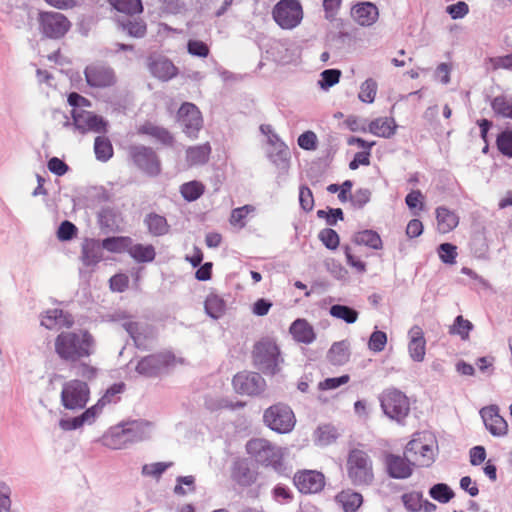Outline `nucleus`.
I'll use <instances>...</instances> for the list:
<instances>
[{
  "label": "nucleus",
  "instance_id": "nucleus-53",
  "mask_svg": "<svg viewBox=\"0 0 512 512\" xmlns=\"http://www.w3.org/2000/svg\"><path fill=\"white\" fill-rule=\"evenodd\" d=\"M404 507L411 512H419L421 511V505L423 503V493L418 491H413L409 493H404L401 496Z\"/></svg>",
  "mask_w": 512,
  "mask_h": 512
},
{
  "label": "nucleus",
  "instance_id": "nucleus-30",
  "mask_svg": "<svg viewBox=\"0 0 512 512\" xmlns=\"http://www.w3.org/2000/svg\"><path fill=\"white\" fill-rule=\"evenodd\" d=\"M138 133L151 136L165 146H173L175 142L174 136L167 128L155 125L149 121L139 127Z\"/></svg>",
  "mask_w": 512,
  "mask_h": 512
},
{
  "label": "nucleus",
  "instance_id": "nucleus-62",
  "mask_svg": "<svg viewBox=\"0 0 512 512\" xmlns=\"http://www.w3.org/2000/svg\"><path fill=\"white\" fill-rule=\"evenodd\" d=\"M75 369V374L85 380H93L96 378L98 369L94 366H91L85 362H76L75 365L72 366Z\"/></svg>",
  "mask_w": 512,
  "mask_h": 512
},
{
  "label": "nucleus",
  "instance_id": "nucleus-41",
  "mask_svg": "<svg viewBox=\"0 0 512 512\" xmlns=\"http://www.w3.org/2000/svg\"><path fill=\"white\" fill-rule=\"evenodd\" d=\"M94 153L98 161L107 162L113 157L114 150L111 141L105 136H97L94 140Z\"/></svg>",
  "mask_w": 512,
  "mask_h": 512
},
{
  "label": "nucleus",
  "instance_id": "nucleus-24",
  "mask_svg": "<svg viewBox=\"0 0 512 512\" xmlns=\"http://www.w3.org/2000/svg\"><path fill=\"white\" fill-rule=\"evenodd\" d=\"M116 24L119 30L132 38L141 39L147 34V24L141 18L123 16L117 19Z\"/></svg>",
  "mask_w": 512,
  "mask_h": 512
},
{
  "label": "nucleus",
  "instance_id": "nucleus-6",
  "mask_svg": "<svg viewBox=\"0 0 512 512\" xmlns=\"http://www.w3.org/2000/svg\"><path fill=\"white\" fill-rule=\"evenodd\" d=\"M263 422L272 431L279 434H287L293 430L296 418L288 404L279 402L265 409Z\"/></svg>",
  "mask_w": 512,
  "mask_h": 512
},
{
  "label": "nucleus",
  "instance_id": "nucleus-39",
  "mask_svg": "<svg viewBox=\"0 0 512 512\" xmlns=\"http://www.w3.org/2000/svg\"><path fill=\"white\" fill-rule=\"evenodd\" d=\"M211 147L208 143L189 147L186 151V159L190 165H203L209 160Z\"/></svg>",
  "mask_w": 512,
  "mask_h": 512
},
{
  "label": "nucleus",
  "instance_id": "nucleus-28",
  "mask_svg": "<svg viewBox=\"0 0 512 512\" xmlns=\"http://www.w3.org/2000/svg\"><path fill=\"white\" fill-rule=\"evenodd\" d=\"M397 128L398 125L394 118L379 117L369 123L367 131L377 137L388 139L396 133Z\"/></svg>",
  "mask_w": 512,
  "mask_h": 512
},
{
  "label": "nucleus",
  "instance_id": "nucleus-11",
  "mask_svg": "<svg viewBox=\"0 0 512 512\" xmlns=\"http://www.w3.org/2000/svg\"><path fill=\"white\" fill-rule=\"evenodd\" d=\"M38 23L41 34L48 39H61L71 28L68 18L56 11H40Z\"/></svg>",
  "mask_w": 512,
  "mask_h": 512
},
{
  "label": "nucleus",
  "instance_id": "nucleus-58",
  "mask_svg": "<svg viewBox=\"0 0 512 512\" xmlns=\"http://www.w3.org/2000/svg\"><path fill=\"white\" fill-rule=\"evenodd\" d=\"M298 146L305 151H314L318 146V138L315 132L307 130L301 133L297 139Z\"/></svg>",
  "mask_w": 512,
  "mask_h": 512
},
{
  "label": "nucleus",
  "instance_id": "nucleus-47",
  "mask_svg": "<svg viewBox=\"0 0 512 512\" xmlns=\"http://www.w3.org/2000/svg\"><path fill=\"white\" fill-rule=\"evenodd\" d=\"M405 203L414 216L425 208L424 196L420 190H411L405 197Z\"/></svg>",
  "mask_w": 512,
  "mask_h": 512
},
{
  "label": "nucleus",
  "instance_id": "nucleus-52",
  "mask_svg": "<svg viewBox=\"0 0 512 512\" xmlns=\"http://www.w3.org/2000/svg\"><path fill=\"white\" fill-rule=\"evenodd\" d=\"M187 52L198 58H206L210 54V47L208 44L199 39H189L186 44Z\"/></svg>",
  "mask_w": 512,
  "mask_h": 512
},
{
  "label": "nucleus",
  "instance_id": "nucleus-44",
  "mask_svg": "<svg viewBox=\"0 0 512 512\" xmlns=\"http://www.w3.org/2000/svg\"><path fill=\"white\" fill-rule=\"evenodd\" d=\"M67 316L68 315H66L64 311L61 309L48 310L45 312L44 315H42L41 325L46 329L52 330L56 327L57 324L62 323V318H66ZM72 323V320L63 321V324L67 325L68 327L71 326Z\"/></svg>",
  "mask_w": 512,
  "mask_h": 512
},
{
  "label": "nucleus",
  "instance_id": "nucleus-56",
  "mask_svg": "<svg viewBox=\"0 0 512 512\" xmlns=\"http://www.w3.org/2000/svg\"><path fill=\"white\" fill-rule=\"evenodd\" d=\"M473 329V324L464 319L462 316L456 317L452 326H450V333L459 335L463 340L469 338V333Z\"/></svg>",
  "mask_w": 512,
  "mask_h": 512
},
{
  "label": "nucleus",
  "instance_id": "nucleus-29",
  "mask_svg": "<svg viewBox=\"0 0 512 512\" xmlns=\"http://www.w3.org/2000/svg\"><path fill=\"white\" fill-rule=\"evenodd\" d=\"M143 223L150 235L160 237L166 235L170 230V225L165 216L156 212H149L145 215Z\"/></svg>",
  "mask_w": 512,
  "mask_h": 512
},
{
  "label": "nucleus",
  "instance_id": "nucleus-15",
  "mask_svg": "<svg viewBox=\"0 0 512 512\" xmlns=\"http://www.w3.org/2000/svg\"><path fill=\"white\" fill-rule=\"evenodd\" d=\"M86 83L92 88H107L116 83L115 71L104 62H94L84 69Z\"/></svg>",
  "mask_w": 512,
  "mask_h": 512
},
{
  "label": "nucleus",
  "instance_id": "nucleus-55",
  "mask_svg": "<svg viewBox=\"0 0 512 512\" xmlns=\"http://www.w3.org/2000/svg\"><path fill=\"white\" fill-rule=\"evenodd\" d=\"M339 434L332 425H324L317 429V440L321 445L327 446L335 442Z\"/></svg>",
  "mask_w": 512,
  "mask_h": 512
},
{
  "label": "nucleus",
  "instance_id": "nucleus-45",
  "mask_svg": "<svg viewBox=\"0 0 512 512\" xmlns=\"http://www.w3.org/2000/svg\"><path fill=\"white\" fill-rule=\"evenodd\" d=\"M123 329L128 333L138 349L146 350L145 337L141 333V325L138 322L128 321L122 324Z\"/></svg>",
  "mask_w": 512,
  "mask_h": 512
},
{
  "label": "nucleus",
  "instance_id": "nucleus-2",
  "mask_svg": "<svg viewBox=\"0 0 512 512\" xmlns=\"http://www.w3.org/2000/svg\"><path fill=\"white\" fill-rule=\"evenodd\" d=\"M247 453L264 467H271L282 476H288L291 472L283 462L281 449L263 438L250 439L246 444Z\"/></svg>",
  "mask_w": 512,
  "mask_h": 512
},
{
  "label": "nucleus",
  "instance_id": "nucleus-20",
  "mask_svg": "<svg viewBox=\"0 0 512 512\" xmlns=\"http://www.w3.org/2000/svg\"><path fill=\"white\" fill-rule=\"evenodd\" d=\"M480 415L486 429L493 436L501 437L507 434L508 424L505 419L499 415V409L496 405L482 408Z\"/></svg>",
  "mask_w": 512,
  "mask_h": 512
},
{
  "label": "nucleus",
  "instance_id": "nucleus-8",
  "mask_svg": "<svg viewBox=\"0 0 512 512\" xmlns=\"http://www.w3.org/2000/svg\"><path fill=\"white\" fill-rule=\"evenodd\" d=\"M276 24L286 30L297 27L303 19V9L299 0H280L272 9Z\"/></svg>",
  "mask_w": 512,
  "mask_h": 512
},
{
  "label": "nucleus",
  "instance_id": "nucleus-16",
  "mask_svg": "<svg viewBox=\"0 0 512 512\" xmlns=\"http://www.w3.org/2000/svg\"><path fill=\"white\" fill-rule=\"evenodd\" d=\"M177 120L183 126V132L189 137H196L203 125L199 108L191 102H184L178 109Z\"/></svg>",
  "mask_w": 512,
  "mask_h": 512
},
{
  "label": "nucleus",
  "instance_id": "nucleus-49",
  "mask_svg": "<svg viewBox=\"0 0 512 512\" xmlns=\"http://www.w3.org/2000/svg\"><path fill=\"white\" fill-rule=\"evenodd\" d=\"M318 239L328 250L335 251L340 245V236L336 230L327 227L318 233Z\"/></svg>",
  "mask_w": 512,
  "mask_h": 512
},
{
  "label": "nucleus",
  "instance_id": "nucleus-22",
  "mask_svg": "<svg viewBox=\"0 0 512 512\" xmlns=\"http://www.w3.org/2000/svg\"><path fill=\"white\" fill-rule=\"evenodd\" d=\"M351 17L363 27L372 26L379 17L377 6L369 1L358 2L351 8Z\"/></svg>",
  "mask_w": 512,
  "mask_h": 512
},
{
  "label": "nucleus",
  "instance_id": "nucleus-35",
  "mask_svg": "<svg viewBox=\"0 0 512 512\" xmlns=\"http://www.w3.org/2000/svg\"><path fill=\"white\" fill-rule=\"evenodd\" d=\"M128 254L137 263H151L156 257L155 247L152 244L132 242Z\"/></svg>",
  "mask_w": 512,
  "mask_h": 512
},
{
  "label": "nucleus",
  "instance_id": "nucleus-43",
  "mask_svg": "<svg viewBox=\"0 0 512 512\" xmlns=\"http://www.w3.org/2000/svg\"><path fill=\"white\" fill-rule=\"evenodd\" d=\"M327 357L333 365L345 364L349 359L346 341L334 342L328 351Z\"/></svg>",
  "mask_w": 512,
  "mask_h": 512
},
{
  "label": "nucleus",
  "instance_id": "nucleus-13",
  "mask_svg": "<svg viewBox=\"0 0 512 512\" xmlns=\"http://www.w3.org/2000/svg\"><path fill=\"white\" fill-rule=\"evenodd\" d=\"M404 454L414 466L429 467L434 461L432 445L425 442L420 433L406 444Z\"/></svg>",
  "mask_w": 512,
  "mask_h": 512
},
{
  "label": "nucleus",
  "instance_id": "nucleus-34",
  "mask_svg": "<svg viewBox=\"0 0 512 512\" xmlns=\"http://www.w3.org/2000/svg\"><path fill=\"white\" fill-rule=\"evenodd\" d=\"M335 499L341 504L344 512H356L363 503V496L350 489L341 491Z\"/></svg>",
  "mask_w": 512,
  "mask_h": 512
},
{
  "label": "nucleus",
  "instance_id": "nucleus-32",
  "mask_svg": "<svg viewBox=\"0 0 512 512\" xmlns=\"http://www.w3.org/2000/svg\"><path fill=\"white\" fill-rule=\"evenodd\" d=\"M352 242L359 246H366L373 250L383 248V242L379 233L373 229H364L352 235Z\"/></svg>",
  "mask_w": 512,
  "mask_h": 512
},
{
  "label": "nucleus",
  "instance_id": "nucleus-5",
  "mask_svg": "<svg viewBox=\"0 0 512 512\" xmlns=\"http://www.w3.org/2000/svg\"><path fill=\"white\" fill-rule=\"evenodd\" d=\"M383 413L397 423H403L410 412V402L405 393L397 388H388L379 396Z\"/></svg>",
  "mask_w": 512,
  "mask_h": 512
},
{
  "label": "nucleus",
  "instance_id": "nucleus-19",
  "mask_svg": "<svg viewBox=\"0 0 512 512\" xmlns=\"http://www.w3.org/2000/svg\"><path fill=\"white\" fill-rule=\"evenodd\" d=\"M386 472L393 479H407L413 473L414 465L405 456L389 453L385 457Z\"/></svg>",
  "mask_w": 512,
  "mask_h": 512
},
{
  "label": "nucleus",
  "instance_id": "nucleus-14",
  "mask_svg": "<svg viewBox=\"0 0 512 512\" xmlns=\"http://www.w3.org/2000/svg\"><path fill=\"white\" fill-rule=\"evenodd\" d=\"M234 390L241 395L258 396L266 388V381L260 372L242 371L232 380Z\"/></svg>",
  "mask_w": 512,
  "mask_h": 512
},
{
  "label": "nucleus",
  "instance_id": "nucleus-60",
  "mask_svg": "<svg viewBox=\"0 0 512 512\" xmlns=\"http://www.w3.org/2000/svg\"><path fill=\"white\" fill-rule=\"evenodd\" d=\"M349 380L350 376L348 374H343L338 377H328L319 382L318 389L321 391L334 390L347 384Z\"/></svg>",
  "mask_w": 512,
  "mask_h": 512
},
{
  "label": "nucleus",
  "instance_id": "nucleus-26",
  "mask_svg": "<svg viewBox=\"0 0 512 512\" xmlns=\"http://www.w3.org/2000/svg\"><path fill=\"white\" fill-rule=\"evenodd\" d=\"M232 479L242 487L251 486L257 479V473L252 470L246 459L234 462L232 467Z\"/></svg>",
  "mask_w": 512,
  "mask_h": 512
},
{
  "label": "nucleus",
  "instance_id": "nucleus-4",
  "mask_svg": "<svg viewBox=\"0 0 512 512\" xmlns=\"http://www.w3.org/2000/svg\"><path fill=\"white\" fill-rule=\"evenodd\" d=\"M348 477L355 486H369L374 480L372 460L359 449L351 450L347 459Z\"/></svg>",
  "mask_w": 512,
  "mask_h": 512
},
{
  "label": "nucleus",
  "instance_id": "nucleus-1",
  "mask_svg": "<svg viewBox=\"0 0 512 512\" xmlns=\"http://www.w3.org/2000/svg\"><path fill=\"white\" fill-rule=\"evenodd\" d=\"M55 352L65 362L76 363L96 352V340L86 329L62 331L54 342Z\"/></svg>",
  "mask_w": 512,
  "mask_h": 512
},
{
  "label": "nucleus",
  "instance_id": "nucleus-48",
  "mask_svg": "<svg viewBox=\"0 0 512 512\" xmlns=\"http://www.w3.org/2000/svg\"><path fill=\"white\" fill-rule=\"evenodd\" d=\"M491 106L496 114L512 119V97L497 96L492 100Z\"/></svg>",
  "mask_w": 512,
  "mask_h": 512
},
{
  "label": "nucleus",
  "instance_id": "nucleus-3",
  "mask_svg": "<svg viewBox=\"0 0 512 512\" xmlns=\"http://www.w3.org/2000/svg\"><path fill=\"white\" fill-rule=\"evenodd\" d=\"M284 359L277 343L270 338H261L252 350L253 366L266 376H275L281 371Z\"/></svg>",
  "mask_w": 512,
  "mask_h": 512
},
{
  "label": "nucleus",
  "instance_id": "nucleus-59",
  "mask_svg": "<svg viewBox=\"0 0 512 512\" xmlns=\"http://www.w3.org/2000/svg\"><path fill=\"white\" fill-rule=\"evenodd\" d=\"M172 465H173L172 462H156V463H152V464H145L142 467V475L159 478Z\"/></svg>",
  "mask_w": 512,
  "mask_h": 512
},
{
  "label": "nucleus",
  "instance_id": "nucleus-17",
  "mask_svg": "<svg viewBox=\"0 0 512 512\" xmlns=\"http://www.w3.org/2000/svg\"><path fill=\"white\" fill-rule=\"evenodd\" d=\"M293 483L300 493L315 494L324 489L325 476L317 470H302L294 475Z\"/></svg>",
  "mask_w": 512,
  "mask_h": 512
},
{
  "label": "nucleus",
  "instance_id": "nucleus-33",
  "mask_svg": "<svg viewBox=\"0 0 512 512\" xmlns=\"http://www.w3.org/2000/svg\"><path fill=\"white\" fill-rule=\"evenodd\" d=\"M97 221L101 230L105 232H116L119 230L118 212L113 207H102L97 213Z\"/></svg>",
  "mask_w": 512,
  "mask_h": 512
},
{
  "label": "nucleus",
  "instance_id": "nucleus-37",
  "mask_svg": "<svg viewBox=\"0 0 512 512\" xmlns=\"http://www.w3.org/2000/svg\"><path fill=\"white\" fill-rule=\"evenodd\" d=\"M132 241V238L129 236H108L102 239L101 246L102 249L111 253H128Z\"/></svg>",
  "mask_w": 512,
  "mask_h": 512
},
{
  "label": "nucleus",
  "instance_id": "nucleus-18",
  "mask_svg": "<svg viewBox=\"0 0 512 512\" xmlns=\"http://www.w3.org/2000/svg\"><path fill=\"white\" fill-rule=\"evenodd\" d=\"M151 75L162 82H168L179 73V69L167 57L162 55L150 56L147 63Z\"/></svg>",
  "mask_w": 512,
  "mask_h": 512
},
{
  "label": "nucleus",
  "instance_id": "nucleus-12",
  "mask_svg": "<svg viewBox=\"0 0 512 512\" xmlns=\"http://www.w3.org/2000/svg\"><path fill=\"white\" fill-rule=\"evenodd\" d=\"M175 356L170 352L153 353L142 357L135 367L136 372L144 377H157L174 363Z\"/></svg>",
  "mask_w": 512,
  "mask_h": 512
},
{
  "label": "nucleus",
  "instance_id": "nucleus-9",
  "mask_svg": "<svg viewBox=\"0 0 512 512\" xmlns=\"http://www.w3.org/2000/svg\"><path fill=\"white\" fill-rule=\"evenodd\" d=\"M128 153L133 164L147 176L156 177L161 173V160L152 147L132 145Z\"/></svg>",
  "mask_w": 512,
  "mask_h": 512
},
{
  "label": "nucleus",
  "instance_id": "nucleus-40",
  "mask_svg": "<svg viewBox=\"0 0 512 512\" xmlns=\"http://www.w3.org/2000/svg\"><path fill=\"white\" fill-rule=\"evenodd\" d=\"M329 314L347 324L355 323L359 317V312L355 308L343 304L331 305L329 308Z\"/></svg>",
  "mask_w": 512,
  "mask_h": 512
},
{
  "label": "nucleus",
  "instance_id": "nucleus-46",
  "mask_svg": "<svg viewBox=\"0 0 512 512\" xmlns=\"http://www.w3.org/2000/svg\"><path fill=\"white\" fill-rule=\"evenodd\" d=\"M342 72L337 68L325 69L320 73V78L318 80V85L320 89L323 91H328L331 87L336 85L340 78Z\"/></svg>",
  "mask_w": 512,
  "mask_h": 512
},
{
  "label": "nucleus",
  "instance_id": "nucleus-51",
  "mask_svg": "<svg viewBox=\"0 0 512 512\" xmlns=\"http://www.w3.org/2000/svg\"><path fill=\"white\" fill-rule=\"evenodd\" d=\"M372 192L368 188H358L352 193L350 205L356 210H362L371 200Z\"/></svg>",
  "mask_w": 512,
  "mask_h": 512
},
{
  "label": "nucleus",
  "instance_id": "nucleus-7",
  "mask_svg": "<svg viewBox=\"0 0 512 512\" xmlns=\"http://www.w3.org/2000/svg\"><path fill=\"white\" fill-rule=\"evenodd\" d=\"M90 399V388L85 381L73 379L62 386L60 400L67 410H81L86 407Z\"/></svg>",
  "mask_w": 512,
  "mask_h": 512
},
{
  "label": "nucleus",
  "instance_id": "nucleus-27",
  "mask_svg": "<svg viewBox=\"0 0 512 512\" xmlns=\"http://www.w3.org/2000/svg\"><path fill=\"white\" fill-rule=\"evenodd\" d=\"M126 431L123 426V423L112 426L104 435H103V444L110 449H123L130 445L128 439H126Z\"/></svg>",
  "mask_w": 512,
  "mask_h": 512
},
{
  "label": "nucleus",
  "instance_id": "nucleus-64",
  "mask_svg": "<svg viewBox=\"0 0 512 512\" xmlns=\"http://www.w3.org/2000/svg\"><path fill=\"white\" fill-rule=\"evenodd\" d=\"M498 149L506 156L512 157V131H505L497 138Z\"/></svg>",
  "mask_w": 512,
  "mask_h": 512
},
{
  "label": "nucleus",
  "instance_id": "nucleus-42",
  "mask_svg": "<svg viewBox=\"0 0 512 512\" xmlns=\"http://www.w3.org/2000/svg\"><path fill=\"white\" fill-rule=\"evenodd\" d=\"M205 192V186L197 180L185 182L180 186V194L187 202L198 200Z\"/></svg>",
  "mask_w": 512,
  "mask_h": 512
},
{
  "label": "nucleus",
  "instance_id": "nucleus-63",
  "mask_svg": "<svg viewBox=\"0 0 512 512\" xmlns=\"http://www.w3.org/2000/svg\"><path fill=\"white\" fill-rule=\"evenodd\" d=\"M109 285L113 292L122 293L129 286V277L124 273H117L109 279Z\"/></svg>",
  "mask_w": 512,
  "mask_h": 512
},
{
  "label": "nucleus",
  "instance_id": "nucleus-36",
  "mask_svg": "<svg viewBox=\"0 0 512 512\" xmlns=\"http://www.w3.org/2000/svg\"><path fill=\"white\" fill-rule=\"evenodd\" d=\"M204 310L207 316L214 320H218L226 311V302L219 295L210 293L204 301Z\"/></svg>",
  "mask_w": 512,
  "mask_h": 512
},
{
  "label": "nucleus",
  "instance_id": "nucleus-31",
  "mask_svg": "<svg viewBox=\"0 0 512 512\" xmlns=\"http://www.w3.org/2000/svg\"><path fill=\"white\" fill-rule=\"evenodd\" d=\"M102 246L97 240H86L81 249V260L87 267L95 266L102 260Z\"/></svg>",
  "mask_w": 512,
  "mask_h": 512
},
{
  "label": "nucleus",
  "instance_id": "nucleus-50",
  "mask_svg": "<svg viewBox=\"0 0 512 512\" xmlns=\"http://www.w3.org/2000/svg\"><path fill=\"white\" fill-rule=\"evenodd\" d=\"M377 82L372 79H366L360 86L358 98L361 102L371 104L374 102L377 93Z\"/></svg>",
  "mask_w": 512,
  "mask_h": 512
},
{
  "label": "nucleus",
  "instance_id": "nucleus-57",
  "mask_svg": "<svg viewBox=\"0 0 512 512\" xmlns=\"http://www.w3.org/2000/svg\"><path fill=\"white\" fill-rule=\"evenodd\" d=\"M78 228L74 223L69 220H63L58 226L56 235L57 238L62 241H70L77 236Z\"/></svg>",
  "mask_w": 512,
  "mask_h": 512
},
{
  "label": "nucleus",
  "instance_id": "nucleus-25",
  "mask_svg": "<svg viewBox=\"0 0 512 512\" xmlns=\"http://www.w3.org/2000/svg\"><path fill=\"white\" fill-rule=\"evenodd\" d=\"M289 332L293 339L299 343L311 344L316 339L314 327L304 318H297L290 327Z\"/></svg>",
  "mask_w": 512,
  "mask_h": 512
},
{
  "label": "nucleus",
  "instance_id": "nucleus-54",
  "mask_svg": "<svg viewBox=\"0 0 512 512\" xmlns=\"http://www.w3.org/2000/svg\"><path fill=\"white\" fill-rule=\"evenodd\" d=\"M387 344V334L384 331L378 330L377 327L371 333L368 339V348L372 352L379 353L385 349Z\"/></svg>",
  "mask_w": 512,
  "mask_h": 512
},
{
  "label": "nucleus",
  "instance_id": "nucleus-61",
  "mask_svg": "<svg viewBox=\"0 0 512 512\" xmlns=\"http://www.w3.org/2000/svg\"><path fill=\"white\" fill-rule=\"evenodd\" d=\"M299 205L305 212H310L314 208V196L311 189L302 184L299 187Z\"/></svg>",
  "mask_w": 512,
  "mask_h": 512
},
{
  "label": "nucleus",
  "instance_id": "nucleus-10",
  "mask_svg": "<svg viewBox=\"0 0 512 512\" xmlns=\"http://www.w3.org/2000/svg\"><path fill=\"white\" fill-rule=\"evenodd\" d=\"M72 122L66 120L64 127L73 126L75 130L81 134L88 132L95 133H106L108 130L109 123L101 115L87 110H75L71 111Z\"/></svg>",
  "mask_w": 512,
  "mask_h": 512
},
{
  "label": "nucleus",
  "instance_id": "nucleus-21",
  "mask_svg": "<svg viewBox=\"0 0 512 512\" xmlns=\"http://www.w3.org/2000/svg\"><path fill=\"white\" fill-rule=\"evenodd\" d=\"M126 436L130 444L138 443L150 438L153 424L144 419L122 421Z\"/></svg>",
  "mask_w": 512,
  "mask_h": 512
},
{
  "label": "nucleus",
  "instance_id": "nucleus-38",
  "mask_svg": "<svg viewBox=\"0 0 512 512\" xmlns=\"http://www.w3.org/2000/svg\"><path fill=\"white\" fill-rule=\"evenodd\" d=\"M109 4L128 17L141 14L144 10L142 0H109Z\"/></svg>",
  "mask_w": 512,
  "mask_h": 512
},
{
  "label": "nucleus",
  "instance_id": "nucleus-23",
  "mask_svg": "<svg viewBox=\"0 0 512 512\" xmlns=\"http://www.w3.org/2000/svg\"><path fill=\"white\" fill-rule=\"evenodd\" d=\"M409 344L408 350L410 357L413 361L421 362L425 356L426 341L424 338V332L418 325H414L408 332Z\"/></svg>",
  "mask_w": 512,
  "mask_h": 512
}]
</instances>
